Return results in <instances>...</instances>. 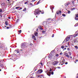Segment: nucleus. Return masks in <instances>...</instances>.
<instances>
[{
	"label": "nucleus",
	"mask_w": 78,
	"mask_h": 78,
	"mask_svg": "<svg viewBox=\"0 0 78 78\" xmlns=\"http://www.w3.org/2000/svg\"><path fill=\"white\" fill-rule=\"evenodd\" d=\"M68 44L69 45V42H68Z\"/></svg>",
	"instance_id": "50"
},
{
	"label": "nucleus",
	"mask_w": 78,
	"mask_h": 78,
	"mask_svg": "<svg viewBox=\"0 0 78 78\" xmlns=\"http://www.w3.org/2000/svg\"><path fill=\"white\" fill-rule=\"evenodd\" d=\"M50 64V63L49 62H48L47 64V65H48V64Z\"/></svg>",
	"instance_id": "43"
},
{
	"label": "nucleus",
	"mask_w": 78,
	"mask_h": 78,
	"mask_svg": "<svg viewBox=\"0 0 78 78\" xmlns=\"http://www.w3.org/2000/svg\"><path fill=\"white\" fill-rule=\"evenodd\" d=\"M57 68H58V69H60V67H57Z\"/></svg>",
	"instance_id": "44"
},
{
	"label": "nucleus",
	"mask_w": 78,
	"mask_h": 78,
	"mask_svg": "<svg viewBox=\"0 0 78 78\" xmlns=\"http://www.w3.org/2000/svg\"><path fill=\"white\" fill-rule=\"evenodd\" d=\"M58 63V61H55L53 62L52 66H54L55 65H57Z\"/></svg>",
	"instance_id": "8"
},
{
	"label": "nucleus",
	"mask_w": 78,
	"mask_h": 78,
	"mask_svg": "<svg viewBox=\"0 0 78 78\" xmlns=\"http://www.w3.org/2000/svg\"><path fill=\"white\" fill-rule=\"evenodd\" d=\"M42 72H43V71L42 69H40L37 71V73L38 75H40L41 73H42Z\"/></svg>",
	"instance_id": "4"
},
{
	"label": "nucleus",
	"mask_w": 78,
	"mask_h": 78,
	"mask_svg": "<svg viewBox=\"0 0 78 78\" xmlns=\"http://www.w3.org/2000/svg\"><path fill=\"white\" fill-rule=\"evenodd\" d=\"M78 34H76V36H77L78 35Z\"/></svg>",
	"instance_id": "48"
},
{
	"label": "nucleus",
	"mask_w": 78,
	"mask_h": 78,
	"mask_svg": "<svg viewBox=\"0 0 78 78\" xmlns=\"http://www.w3.org/2000/svg\"><path fill=\"white\" fill-rule=\"evenodd\" d=\"M27 10V9L26 8H25L23 10V11H25Z\"/></svg>",
	"instance_id": "19"
},
{
	"label": "nucleus",
	"mask_w": 78,
	"mask_h": 78,
	"mask_svg": "<svg viewBox=\"0 0 78 78\" xmlns=\"http://www.w3.org/2000/svg\"><path fill=\"white\" fill-rule=\"evenodd\" d=\"M38 76V77H40L41 76Z\"/></svg>",
	"instance_id": "46"
},
{
	"label": "nucleus",
	"mask_w": 78,
	"mask_h": 78,
	"mask_svg": "<svg viewBox=\"0 0 78 78\" xmlns=\"http://www.w3.org/2000/svg\"><path fill=\"white\" fill-rule=\"evenodd\" d=\"M32 44H30V45H32Z\"/></svg>",
	"instance_id": "59"
},
{
	"label": "nucleus",
	"mask_w": 78,
	"mask_h": 78,
	"mask_svg": "<svg viewBox=\"0 0 78 78\" xmlns=\"http://www.w3.org/2000/svg\"><path fill=\"white\" fill-rule=\"evenodd\" d=\"M48 20H50V19H49Z\"/></svg>",
	"instance_id": "64"
},
{
	"label": "nucleus",
	"mask_w": 78,
	"mask_h": 78,
	"mask_svg": "<svg viewBox=\"0 0 78 78\" xmlns=\"http://www.w3.org/2000/svg\"><path fill=\"white\" fill-rule=\"evenodd\" d=\"M68 14H70V11H68Z\"/></svg>",
	"instance_id": "31"
},
{
	"label": "nucleus",
	"mask_w": 78,
	"mask_h": 78,
	"mask_svg": "<svg viewBox=\"0 0 78 78\" xmlns=\"http://www.w3.org/2000/svg\"><path fill=\"white\" fill-rule=\"evenodd\" d=\"M43 33H45V31L44 30H43L42 31Z\"/></svg>",
	"instance_id": "39"
},
{
	"label": "nucleus",
	"mask_w": 78,
	"mask_h": 78,
	"mask_svg": "<svg viewBox=\"0 0 78 78\" xmlns=\"http://www.w3.org/2000/svg\"><path fill=\"white\" fill-rule=\"evenodd\" d=\"M21 51H22V50L21 49Z\"/></svg>",
	"instance_id": "61"
},
{
	"label": "nucleus",
	"mask_w": 78,
	"mask_h": 78,
	"mask_svg": "<svg viewBox=\"0 0 78 78\" xmlns=\"http://www.w3.org/2000/svg\"><path fill=\"white\" fill-rule=\"evenodd\" d=\"M55 52H53V51H51L50 53V54L48 56V58H49V59H51L53 56V54Z\"/></svg>",
	"instance_id": "3"
},
{
	"label": "nucleus",
	"mask_w": 78,
	"mask_h": 78,
	"mask_svg": "<svg viewBox=\"0 0 78 78\" xmlns=\"http://www.w3.org/2000/svg\"><path fill=\"white\" fill-rule=\"evenodd\" d=\"M76 33H77V31L76 32Z\"/></svg>",
	"instance_id": "60"
},
{
	"label": "nucleus",
	"mask_w": 78,
	"mask_h": 78,
	"mask_svg": "<svg viewBox=\"0 0 78 78\" xmlns=\"http://www.w3.org/2000/svg\"><path fill=\"white\" fill-rule=\"evenodd\" d=\"M64 55L68 58H70V56L69 55V54H68V53H65Z\"/></svg>",
	"instance_id": "7"
},
{
	"label": "nucleus",
	"mask_w": 78,
	"mask_h": 78,
	"mask_svg": "<svg viewBox=\"0 0 78 78\" xmlns=\"http://www.w3.org/2000/svg\"><path fill=\"white\" fill-rule=\"evenodd\" d=\"M5 25H7V26L8 25V23L7 21H5Z\"/></svg>",
	"instance_id": "14"
},
{
	"label": "nucleus",
	"mask_w": 78,
	"mask_h": 78,
	"mask_svg": "<svg viewBox=\"0 0 78 78\" xmlns=\"http://www.w3.org/2000/svg\"><path fill=\"white\" fill-rule=\"evenodd\" d=\"M16 52H17V53H19V50L17 51Z\"/></svg>",
	"instance_id": "32"
},
{
	"label": "nucleus",
	"mask_w": 78,
	"mask_h": 78,
	"mask_svg": "<svg viewBox=\"0 0 78 78\" xmlns=\"http://www.w3.org/2000/svg\"><path fill=\"white\" fill-rule=\"evenodd\" d=\"M35 36H38V33L37 32H35L34 34Z\"/></svg>",
	"instance_id": "13"
},
{
	"label": "nucleus",
	"mask_w": 78,
	"mask_h": 78,
	"mask_svg": "<svg viewBox=\"0 0 78 78\" xmlns=\"http://www.w3.org/2000/svg\"><path fill=\"white\" fill-rule=\"evenodd\" d=\"M62 16H66V15H65V14H62Z\"/></svg>",
	"instance_id": "33"
},
{
	"label": "nucleus",
	"mask_w": 78,
	"mask_h": 78,
	"mask_svg": "<svg viewBox=\"0 0 78 78\" xmlns=\"http://www.w3.org/2000/svg\"><path fill=\"white\" fill-rule=\"evenodd\" d=\"M75 19L76 20H78V14L76 15V16L75 17Z\"/></svg>",
	"instance_id": "9"
},
{
	"label": "nucleus",
	"mask_w": 78,
	"mask_h": 78,
	"mask_svg": "<svg viewBox=\"0 0 78 78\" xmlns=\"http://www.w3.org/2000/svg\"><path fill=\"white\" fill-rule=\"evenodd\" d=\"M32 38L34 39L35 40V41H36V38L35 36H33L32 37Z\"/></svg>",
	"instance_id": "11"
},
{
	"label": "nucleus",
	"mask_w": 78,
	"mask_h": 78,
	"mask_svg": "<svg viewBox=\"0 0 78 78\" xmlns=\"http://www.w3.org/2000/svg\"><path fill=\"white\" fill-rule=\"evenodd\" d=\"M50 8L51 9H54V8H53L51 5L50 6Z\"/></svg>",
	"instance_id": "15"
},
{
	"label": "nucleus",
	"mask_w": 78,
	"mask_h": 78,
	"mask_svg": "<svg viewBox=\"0 0 78 78\" xmlns=\"http://www.w3.org/2000/svg\"><path fill=\"white\" fill-rule=\"evenodd\" d=\"M73 3H74V1L73 2H72Z\"/></svg>",
	"instance_id": "53"
},
{
	"label": "nucleus",
	"mask_w": 78,
	"mask_h": 78,
	"mask_svg": "<svg viewBox=\"0 0 78 78\" xmlns=\"http://www.w3.org/2000/svg\"><path fill=\"white\" fill-rule=\"evenodd\" d=\"M47 22H46V23H47Z\"/></svg>",
	"instance_id": "62"
},
{
	"label": "nucleus",
	"mask_w": 78,
	"mask_h": 78,
	"mask_svg": "<svg viewBox=\"0 0 78 78\" xmlns=\"http://www.w3.org/2000/svg\"><path fill=\"white\" fill-rule=\"evenodd\" d=\"M78 61V60H76V62H77Z\"/></svg>",
	"instance_id": "51"
},
{
	"label": "nucleus",
	"mask_w": 78,
	"mask_h": 78,
	"mask_svg": "<svg viewBox=\"0 0 78 78\" xmlns=\"http://www.w3.org/2000/svg\"><path fill=\"white\" fill-rule=\"evenodd\" d=\"M44 12H41V14H44Z\"/></svg>",
	"instance_id": "47"
},
{
	"label": "nucleus",
	"mask_w": 78,
	"mask_h": 78,
	"mask_svg": "<svg viewBox=\"0 0 78 78\" xmlns=\"http://www.w3.org/2000/svg\"><path fill=\"white\" fill-rule=\"evenodd\" d=\"M77 78H78V76L77 77Z\"/></svg>",
	"instance_id": "63"
},
{
	"label": "nucleus",
	"mask_w": 78,
	"mask_h": 78,
	"mask_svg": "<svg viewBox=\"0 0 78 78\" xmlns=\"http://www.w3.org/2000/svg\"><path fill=\"white\" fill-rule=\"evenodd\" d=\"M61 10H60L59 11H59L57 12V14L58 15L59 13V14H61Z\"/></svg>",
	"instance_id": "10"
},
{
	"label": "nucleus",
	"mask_w": 78,
	"mask_h": 78,
	"mask_svg": "<svg viewBox=\"0 0 78 78\" xmlns=\"http://www.w3.org/2000/svg\"><path fill=\"white\" fill-rule=\"evenodd\" d=\"M40 64H41V66H43V64L41 62Z\"/></svg>",
	"instance_id": "24"
},
{
	"label": "nucleus",
	"mask_w": 78,
	"mask_h": 78,
	"mask_svg": "<svg viewBox=\"0 0 78 78\" xmlns=\"http://www.w3.org/2000/svg\"><path fill=\"white\" fill-rule=\"evenodd\" d=\"M60 64L61 65H63L64 64V62H65V60L63 59L60 62ZM62 63V64H61Z\"/></svg>",
	"instance_id": "5"
},
{
	"label": "nucleus",
	"mask_w": 78,
	"mask_h": 78,
	"mask_svg": "<svg viewBox=\"0 0 78 78\" xmlns=\"http://www.w3.org/2000/svg\"><path fill=\"white\" fill-rule=\"evenodd\" d=\"M61 48H64V46L62 45L61 46Z\"/></svg>",
	"instance_id": "27"
},
{
	"label": "nucleus",
	"mask_w": 78,
	"mask_h": 78,
	"mask_svg": "<svg viewBox=\"0 0 78 78\" xmlns=\"http://www.w3.org/2000/svg\"><path fill=\"white\" fill-rule=\"evenodd\" d=\"M9 0H7L8 2H9Z\"/></svg>",
	"instance_id": "55"
},
{
	"label": "nucleus",
	"mask_w": 78,
	"mask_h": 78,
	"mask_svg": "<svg viewBox=\"0 0 78 78\" xmlns=\"http://www.w3.org/2000/svg\"><path fill=\"white\" fill-rule=\"evenodd\" d=\"M74 47L75 48H76V49H78V46H74Z\"/></svg>",
	"instance_id": "23"
},
{
	"label": "nucleus",
	"mask_w": 78,
	"mask_h": 78,
	"mask_svg": "<svg viewBox=\"0 0 78 78\" xmlns=\"http://www.w3.org/2000/svg\"><path fill=\"white\" fill-rule=\"evenodd\" d=\"M21 31H22V30H20L19 31V32L20 33H21Z\"/></svg>",
	"instance_id": "30"
},
{
	"label": "nucleus",
	"mask_w": 78,
	"mask_h": 78,
	"mask_svg": "<svg viewBox=\"0 0 78 78\" xmlns=\"http://www.w3.org/2000/svg\"><path fill=\"white\" fill-rule=\"evenodd\" d=\"M28 46V44L26 43H23L21 46V48L22 49H23V48H27Z\"/></svg>",
	"instance_id": "1"
},
{
	"label": "nucleus",
	"mask_w": 78,
	"mask_h": 78,
	"mask_svg": "<svg viewBox=\"0 0 78 78\" xmlns=\"http://www.w3.org/2000/svg\"><path fill=\"white\" fill-rule=\"evenodd\" d=\"M65 5L66 6H68L69 4H68V3H66L65 4Z\"/></svg>",
	"instance_id": "17"
},
{
	"label": "nucleus",
	"mask_w": 78,
	"mask_h": 78,
	"mask_svg": "<svg viewBox=\"0 0 78 78\" xmlns=\"http://www.w3.org/2000/svg\"><path fill=\"white\" fill-rule=\"evenodd\" d=\"M50 73H51L50 72H49L48 73H47V75L49 76H50Z\"/></svg>",
	"instance_id": "12"
},
{
	"label": "nucleus",
	"mask_w": 78,
	"mask_h": 78,
	"mask_svg": "<svg viewBox=\"0 0 78 78\" xmlns=\"http://www.w3.org/2000/svg\"><path fill=\"white\" fill-rule=\"evenodd\" d=\"M41 11L39 9H36L34 12V14L35 16H37V14H40V12Z\"/></svg>",
	"instance_id": "2"
},
{
	"label": "nucleus",
	"mask_w": 78,
	"mask_h": 78,
	"mask_svg": "<svg viewBox=\"0 0 78 78\" xmlns=\"http://www.w3.org/2000/svg\"><path fill=\"white\" fill-rule=\"evenodd\" d=\"M70 58L71 59H72V56H70Z\"/></svg>",
	"instance_id": "52"
},
{
	"label": "nucleus",
	"mask_w": 78,
	"mask_h": 78,
	"mask_svg": "<svg viewBox=\"0 0 78 78\" xmlns=\"http://www.w3.org/2000/svg\"><path fill=\"white\" fill-rule=\"evenodd\" d=\"M30 5H33V4H32V3H30Z\"/></svg>",
	"instance_id": "42"
},
{
	"label": "nucleus",
	"mask_w": 78,
	"mask_h": 78,
	"mask_svg": "<svg viewBox=\"0 0 78 78\" xmlns=\"http://www.w3.org/2000/svg\"><path fill=\"white\" fill-rule=\"evenodd\" d=\"M8 19H11V17L10 16H8Z\"/></svg>",
	"instance_id": "35"
},
{
	"label": "nucleus",
	"mask_w": 78,
	"mask_h": 78,
	"mask_svg": "<svg viewBox=\"0 0 78 78\" xmlns=\"http://www.w3.org/2000/svg\"><path fill=\"white\" fill-rule=\"evenodd\" d=\"M70 37H67L66 39V40L65 39L64 40V41L63 42V43H64V42H67V41H69V39H70Z\"/></svg>",
	"instance_id": "6"
},
{
	"label": "nucleus",
	"mask_w": 78,
	"mask_h": 78,
	"mask_svg": "<svg viewBox=\"0 0 78 78\" xmlns=\"http://www.w3.org/2000/svg\"><path fill=\"white\" fill-rule=\"evenodd\" d=\"M28 1H27V2H26L24 3L25 5H26V4H27V3L28 2Z\"/></svg>",
	"instance_id": "18"
},
{
	"label": "nucleus",
	"mask_w": 78,
	"mask_h": 78,
	"mask_svg": "<svg viewBox=\"0 0 78 78\" xmlns=\"http://www.w3.org/2000/svg\"><path fill=\"white\" fill-rule=\"evenodd\" d=\"M75 9V8H73L72 9H72V10H74V9Z\"/></svg>",
	"instance_id": "29"
},
{
	"label": "nucleus",
	"mask_w": 78,
	"mask_h": 78,
	"mask_svg": "<svg viewBox=\"0 0 78 78\" xmlns=\"http://www.w3.org/2000/svg\"><path fill=\"white\" fill-rule=\"evenodd\" d=\"M75 26H78V23H76V25L75 26Z\"/></svg>",
	"instance_id": "25"
},
{
	"label": "nucleus",
	"mask_w": 78,
	"mask_h": 78,
	"mask_svg": "<svg viewBox=\"0 0 78 78\" xmlns=\"http://www.w3.org/2000/svg\"><path fill=\"white\" fill-rule=\"evenodd\" d=\"M0 71H2V69H1L0 70Z\"/></svg>",
	"instance_id": "56"
},
{
	"label": "nucleus",
	"mask_w": 78,
	"mask_h": 78,
	"mask_svg": "<svg viewBox=\"0 0 78 78\" xmlns=\"http://www.w3.org/2000/svg\"><path fill=\"white\" fill-rule=\"evenodd\" d=\"M51 37H54V34H52Z\"/></svg>",
	"instance_id": "34"
},
{
	"label": "nucleus",
	"mask_w": 78,
	"mask_h": 78,
	"mask_svg": "<svg viewBox=\"0 0 78 78\" xmlns=\"http://www.w3.org/2000/svg\"><path fill=\"white\" fill-rule=\"evenodd\" d=\"M78 42V41L77 40H75L74 41V43H77Z\"/></svg>",
	"instance_id": "16"
},
{
	"label": "nucleus",
	"mask_w": 78,
	"mask_h": 78,
	"mask_svg": "<svg viewBox=\"0 0 78 78\" xmlns=\"http://www.w3.org/2000/svg\"><path fill=\"white\" fill-rule=\"evenodd\" d=\"M5 27H6V26H5Z\"/></svg>",
	"instance_id": "58"
},
{
	"label": "nucleus",
	"mask_w": 78,
	"mask_h": 78,
	"mask_svg": "<svg viewBox=\"0 0 78 78\" xmlns=\"http://www.w3.org/2000/svg\"><path fill=\"white\" fill-rule=\"evenodd\" d=\"M0 12H2V9H0Z\"/></svg>",
	"instance_id": "28"
},
{
	"label": "nucleus",
	"mask_w": 78,
	"mask_h": 78,
	"mask_svg": "<svg viewBox=\"0 0 78 78\" xmlns=\"http://www.w3.org/2000/svg\"><path fill=\"white\" fill-rule=\"evenodd\" d=\"M66 48H64V50H66Z\"/></svg>",
	"instance_id": "49"
},
{
	"label": "nucleus",
	"mask_w": 78,
	"mask_h": 78,
	"mask_svg": "<svg viewBox=\"0 0 78 78\" xmlns=\"http://www.w3.org/2000/svg\"><path fill=\"white\" fill-rule=\"evenodd\" d=\"M19 8H20V7H16V9H19Z\"/></svg>",
	"instance_id": "26"
},
{
	"label": "nucleus",
	"mask_w": 78,
	"mask_h": 78,
	"mask_svg": "<svg viewBox=\"0 0 78 78\" xmlns=\"http://www.w3.org/2000/svg\"><path fill=\"white\" fill-rule=\"evenodd\" d=\"M64 77H65V78H66V76H65Z\"/></svg>",
	"instance_id": "57"
},
{
	"label": "nucleus",
	"mask_w": 78,
	"mask_h": 78,
	"mask_svg": "<svg viewBox=\"0 0 78 78\" xmlns=\"http://www.w3.org/2000/svg\"><path fill=\"white\" fill-rule=\"evenodd\" d=\"M68 53H69V56H71V54H72V53H71V52H68Z\"/></svg>",
	"instance_id": "20"
},
{
	"label": "nucleus",
	"mask_w": 78,
	"mask_h": 78,
	"mask_svg": "<svg viewBox=\"0 0 78 78\" xmlns=\"http://www.w3.org/2000/svg\"><path fill=\"white\" fill-rule=\"evenodd\" d=\"M53 73H54L53 72H51V74L52 75H53Z\"/></svg>",
	"instance_id": "36"
},
{
	"label": "nucleus",
	"mask_w": 78,
	"mask_h": 78,
	"mask_svg": "<svg viewBox=\"0 0 78 78\" xmlns=\"http://www.w3.org/2000/svg\"><path fill=\"white\" fill-rule=\"evenodd\" d=\"M30 78H34V77H32V76H31V77H30Z\"/></svg>",
	"instance_id": "45"
},
{
	"label": "nucleus",
	"mask_w": 78,
	"mask_h": 78,
	"mask_svg": "<svg viewBox=\"0 0 78 78\" xmlns=\"http://www.w3.org/2000/svg\"><path fill=\"white\" fill-rule=\"evenodd\" d=\"M60 55H62V53L61 52L60 53Z\"/></svg>",
	"instance_id": "40"
},
{
	"label": "nucleus",
	"mask_w": 78,
	"mask_h": 78,
	"mask_svg": "<svg viewBox=\"0 0 78 78\" xmlns=\"http://www.w3.org/2000/svg\"><path fill=\"white\" fill-rule=\"evenodd\" d=\"M67 50H68V51H69V50H70V49H69V48H67Z\"/></svg>",
	"instance_id": "37"
},
{
	"label": "nucleus",
	"mask_w": 78,
	"mask_h": 78,
	"mask_svg": "<svg viewBox=\"0 0 78 78\" xmlns=\"http://www.w3.org/2000/svg\"><path fill=\"white\" fill-rule=\"evenodd\" d=\"M40 2V0L36 4V5H38V4H39V3Z\"/></svg>",
	"instance_id": "22"
},
{
	"label": "nucleus",
	"mask_w": 78,
	"mask_h": 78,
	"mask_svg": "<svg viewBox=\"0 0 78 78\" xmlns=\"http://www.w3.org/2000/svg\"><path fill=\"white\" fill-rule=\"evenodd\" d=\"M7 29H9V27H7Z\"/></svg>",
	"instance_id": "41"
},
{
	"label": "nucleus",
	"mask_w": 78,
	"mask_h": 78,
	"mask_svg": "<svg viewBox=\"0 0 78 78\" xmlns=\"http://www.w3.org/2000/svg\"><path fill=\"white\" fill-rule=\"evenodd\" d=\"M65 64H68V63L67 62H66L65 63Z\"/></svg>",
	"instance_id": "38"
},
{
	"label": "nucleus",
	"mask_w": 78,
	"mask_h": 78,
	"mask_svg": "<svg viewBox=\"0 0 78 78\" xmlns=\"http://www.w3.org/2000/svg\"><path fill=\"white\" fill-rule=\"evenodd\" d=\"M55 56H57V57H58V56H59V55L58 54H56Z\"/></svg>",
	"instance_id": "21"
},
{
	"label": "nucleus",
	"mask_w": 78,
	"mask_h": 78,
	"mask_svg": "<svg viewBox=\"0 0 78 78\" xmlns=\"http://www.w3.org/2000/svg\"><path fill=\"white\" fill-rule=\"evenodd\" d=\"M65 47H68V46L66 45V46H65Z\"/></svg>",
	"instance_id": "54"
}]
</instances>
